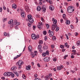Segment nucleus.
I'll use <instances>...</instances> for the list:
<instances>
[{"label": "nucleus", "instance_id": "33", "mask_svg": "<svg viewBox=\"0 0 80 80\" xmlns=\"http://www.w3.org/2000/svg\"><path fill=\"white\" fill-rule=\"evenodd\" d=\"M52 40H56V37L55 36H54L52 37Z\"/></svg>", "mask_w": 80, "mask_h": 80}, {"label": "nucleus", "instance_id": "17", "mask_svg": "<svg viewBox=\"0 0 80 80\" xmlns=\"http://www.w3.org/2000/svg\"><path fill=\"white\" fill-rule=\"evenodd\" d=\"M54 34V33L53 32V31H52L50 33V37H52V36H53V34Z\"/></svg>", "mask_w": 80, "mask_h": 80}, {"label": "nucleus", "instance_id": "60", "mask_svg": "<svg viewBox=\"0 0 80 80\" xmlns=\"http://www.w3.org/2000/svg\"><path fill=\"white\" fill-rule=\"evenodd\" d=\"M60 22H61V23H63V20L62 19H60Z\"/></svg>", "mask_w": 80, "mask_h": 80}, {"label": "nucleus", "instance_id": "44", "mask_svg": "<svg viewBox=\"0 0 80 80\" xmlns=\"http://www.w3.org/2000/svg\"><path fill=\"white\" fill-rule=\"evenodd\" d=\"M65 35L67 39V40H68L69 38H68V35L67 34H65Z\"/></svg>", "mask_w": 80, "mask_h": 80}, {"label": "nucleus", "instance_id": "62", "mask_svg": "<svg viewBox=\"0 0 80 80\" xmlns=\"http://www.w3.org/2000/svg\"><path fill=\"white\" fill-rule=\"evenodd\" d=\"M68 35L69 36H71V35H72V34L70 33H68Z\"/></svg>", "mask_w": 80, "mask_h": 80}, {"label": "nucleus", "instance_id": "20", "mask_svg": "<svg viewBox=\"0 0 80 80\" xmlns=\"http://www.w3.org/2000/svg\"><path fill=\"white\" fill-rule=\"evenodd\" d=\"M28 49L30 52L32 51V46H29L28 48Z\"/></svg>", "mask_w": 80, "mask_h": 80}, {"label": "nucleus", "instance_id": "53", "mask_svg": "<svg viewBox=\"0 0 80 80\" xmlns=\"http://www.w3.org/2000/svg\"><path fill=\"white\" fill-rule=\"evenodd\" d=\"M41 20L43 22H44V19H43V18H41Z\"/></svg>", "mask_w": 80, "mask_h": 80}, {"label": "nucleus", "instance_id": "8", "mask_svg": "<svg viewBox=\"0 0 80 80\" xmlns=\"http://www.w3.org/2000/svg\"><path fill=\"white\" fill-rule=\"evenodd\" d=\"M21 15L22 17L24 18L25 17V13L23 10L21 11Z\"/></svg>", "mask_w": 80, "mask_h": 80}, {"label": "nucleus", "instance_id": "38", "mask_svg": "<svg viewBox=\"0 0 80 80\" xmlns=\"http://www.w3.org/2000/svg\"><path fill=\"white\" fill-rule=\"evenodd\" d=\"M74 35L76 36H78V33L77 32H76L74 33Z\"/></svg>", "mask_w": 80, "mask_h": 80}, {"label": "nucleus", "instance_id": "14", "mask_svg": "<svg viewBox=\"0 0 80 80\" xmlns=\"http://www.w3.org/2000/svg\"><path fill=\"white\" fill-rule=\"evenodd\" d=\"M30 67L31 66L30 65H28L26 67V69L27 70H30Z\"/></svg>", "mask_w": 80, "mask_h": 80}, {"label": "nucleus", "instance_id": "3", "mask_svg": "<svg viewBox=\"0 0 80 80\" xmlns=\"http://www.w3.org/2000/svg\"><path fill=\"white\" fill-rule=\"evenodd\" d=\"M31 37L33 40H37V38H39V35H38L36 36L35 34H32L31 35Z\"/></svg>", "mask_w": 80, "mask_h": 80}, {"label": "nucleus", "instance_id": "12", "mask_svg": "<svg viewBox=\"0 0 80 80\" xmlns=\"http://www.w3.org/2000/svg\"><path fill=\"white\" fill-rule=\"evenodd\" d=\"M56 28V25L55 24H53L52 27V30H55V29Z\"/></svg>", "mask_w": 80, "mask_h": 80}, {"label": "nucleus", "instance_id": "64", "mask_svg": "<svg viewBox=\"0 0 80 80\" xmlns=\"http://www.w3.org/2000/svg\"><path fill=\"white\" fill-rule=\"evenodd\" d=\"M1 78L2 80H5V77H2Z\"/></svg>", "mask_w": 80, "mask_h": 80}, {"label": "nucleus", "instance_id": "29", "mask_svg": "<svg viewBox=\"0 0 80 80\" xmlns=\"http://www.w3.org/2000/svg\"><path fill=\"white\" fill-rule=\"evenodd\" d=\"M38 49H41V48H42V45H39L38 46Z\"/></svg>", "mask_w": 80, "mask_h": 80}, {"label": "nucleus", "instance_id": "4", "mask_svg": "<svg viewBox=\"0 0 80 80\" xmlns=\"http://www.w3.org/2000/svg\"><path fill=\"white\" fill-rule=\"evenodd\" d=\"M8 24H11L10 25V27L12 28L14 26V23H13V20H11L8 22Z\"/></svg>", "mask_w": 80, "mask_h": 80}, {"label": "nucleus", "instance_id": "59", "mask_svg": "<svg viewBox=\"0 0 80 80\" xmlns=\"http://www.w3.org/2000/svg\"><path fill=\"white\" fill-rule=\"evenodd\" d=\"M3 9L4 10H6V8L5 6H3Z\"/></svg>", "mask_w": 80, "mask_h": 80}, {"label": "nucleus", "instance_id": "26", "mask_svg": "<svg viewBox=\"0 0 80 80\" xmlns=\"http://www.w3.org/2000/svg\"><path fill=\"white\" fill-rule=\"evenodd\" d=\"M31 55H32V58H34L35 57V54L33 53L32 52L31 53Z\"/></svg>", "mask_w": 80, "mask_h": 80}, {"label": "nucleus", "instance_id": "15", "mask_svg": "<svg viewBox=\"0 0 80 80\" xmlns=\"http://www.w3.org/2000/svg\"><path fill=\"white\" fill-rule=\"evenodd\" d=\"M17 5L15 4H13L12 5V8H14V9H16L17 8Z\"/></svg>", "mask_w": 80, "mask_h": 80}, {"label": "nucleus", "instance_id": "6", "mask_svg": "<svg viewBox=\"0 0 80 80\" xmlns=\"http://www.w3.org/2000/svg\"><path fill=\"white\" fill-rule=\"evenodd\" d=\"M24 8L25 9L27 12H30V9H29L28 6L27 4H24Z\"/></svg>", "mask_w": 80, "mask_h": 80}, {"label": "nucleus", "instance_id": "10", "mask_svg": "<svg viewBox=\"0 0 80 80\" xmlns=\"http://www.w3.org/2000/svg\"><path fill=\"white\" fill-rule=\"evenodd\" d=\"M41 22H39L38 23V27L39 28V29H40L42 28V26L43 24Z\"/></svg>", "mask_w": 80, "mask_h": 80}, {"label": "nucleus", "instance_id": "1", "mask_svg": "<svg viewBox=\"0 0 80 80\" xmlns=\"http://www.w3.org/2000/svg\"><path fill=\"white\" fill-rule=\"evenodd\" d=\"M75 11V8L72 6H70L67 8V12L69 13H72Z\"/></svg>", "mask_w": 80, "mask_h": 80}, {"label": "nucleus", "instance_id": "61", "mask_svg": "<svg viewBox=\"0 0 80 80\" xmlns=\"http://www.w3.org/2000/svg\"><path fill=\"white\" fill-rule=\"evenodd\" d=\"M46 78H50V77H49L48 76H46Z\"/></svg>", "mask_w": 80, "mask_h": 80}, {"label": "nucleus", "instance_id": "16", "mask_svg": "<svg viewBox=\"0 0 80 80\" xmlns=\"http://www.w3.org/2000/svg\"><path fill=\"white\" fill-rule=\"evenodd\" d=\"M14 25H20V22H14Z\"/></svg>", "mask_w": 80, "mask_h": 80}, {"label": "nucleus", "instance_id": "23", "mask_svg": "<svg viewBox=\"0 0 80 80\" xmlns=\"http://www.w3.org/2000/svg\"><path fill=\"white\" fill-rule=\"evenodd\" d=\"M66 23L67 25H69L70 23V22L69 20H67L66 22Z\"/></svg>", "mask_w": 80, "mask_h": 80}, {"label": "nucleus", "instance_id": "46", "mask_svg": "<svg viewBox=\"0 0 80 80\" xmlns=\"http://www.w3.org/2000/svg\"><path fill=\"white\" fill-rule=\"evenodd\" d=\"M47 48H48V47L47 46H45L43 47V48H44L45 50L47 49Z\"/></svg>", "mask_w": 80, "mask_h": 80}, {"label": "nucleus", "instance_id": "58", "mask_svg": "<svg viewBox=\"0 0 80 80\" xmlns=\"http://www.w3.org/2000/svg\"><path fill=\"white\" fill-rule=\"evenodd\" d=\"M72 52L73 53H75V52H76V51L75 50H72Z\"/></svg>", "mask_w": 80, "mask_h": 80}, {"label": "nucleus", "instance_id": "36", "mask_svg": "<svg viewBox=\"0 0 80 80\" xmlns=\"http://www.w3.org/2000/svg\"><path fill=\"white\" fill-rule=\"evenodd\" d=\"M43 34L44 35H47V32L46 31H44L43 32Z\"/></svg>", "mask_w": 80, "mask_h": 80}, {"label": "nucleus", "instance_id": "47", "mask_svg": "<svg viewBox=\"0 0 80 80\" xmlns=\"http://www.w3.org/2000/svg\"><path fill=\"white\" fill-rule=\"evenodd\" d=\"M35 28H36V26H33V28L34 30H35Z\"/></svg>", "mask_w": 80, "mask_h": 80}, {"label": "nucleus", "instance_id": "40", "mask_svg": "<svg viewBox=\"0 0 80 80\" xmlns=\"http://www.w3.org/2000/svg\"><path fill=\"white\" fill-rule=\"evenodd\" d=\"M51 47L52 48H54L55 47V45H51Z\"/></svg>", "mask_w": 80, "mask_h": 80}, {"label": "nucleus", "instance_id": "37", "mask_svg": "<svg viewBox=\"0 0 80 80\" xmlns=\"http://www.w3.org/2000/svg\"><path fill=\"white\" fill-rule=\"evenodd\" d=\"M22 78H23L24 79H25V78H26V77L25 76V75L23 74L22 75Z\"/></svg>", "mask_w": 80, "mask_h": 80}, {"label": "nucleus", "instance_id": "11", "mask_svg": "<svg viewBox=\"0 0 80 80\" xmlns=\"http://www.w3.org/2000/svg\"><path fill=\"white\" fill-rule=\"evenodd\" d=\"M50 60V59L49 58L47 57H45L44 58V61L45 62H48Z\"/></svg>", "mask_w": 80, "mask_h": 80}, {"label": "nucleus", "instance_id": "63", "mask_svg": "<svg viewBox=\"0 0 80 80\" xmlns=\"http://www.w3.org/2000/svg\"><path fill=\"white\" fill-rule=\"evenodd\" d=\"M7 37H10V34L9 33H8V34H7Z\"/></svg>", "mask_w": 80, "mask_h": 80}, {"label": "nucleus", "instance_id": "25", "mask_svg": "<svg viewBox=\"0 0 80 80\" xmlns=\"http://www.w3.org/2000/svg\"><path fill=\"white\" fill-rule=\"evenodd\" d=\"M57 21L56 19H55L53 21V24H57Z\"/></svg>", "mask_w": 80, "mask_h": 80}, {"label": "nucleus", "instance_id": "28", "mask_svg": "<svg viewBox=\"0 0 80 80\" xmlns=\"http://www.w3.org/2000/svg\"><path fill=\"white\" fill-rule=\"evenodd\" d=\"M65 46L66 47H67V48H69V46H68V43L67 42L65 43Z\"/></svg>", "mask_w": 80, "mask_h": 80}, {"label": "nucleus", "instance_id": "51", "mask_svg": "<svg viewBox=\"0 0 80 80\" xmlns=\"http://www.w3.org/2000/svg\"><path fill=\"white\" fill-rule=\"evenodd\" d=\"M11 76H12V78H13V77H14V74L13 73H12L11 74Z\"/></svg>", "mask_w": 80, "mask_h": 80}, {"label": "nucleus", "instance_id": "57", "mask_svg": "<svg viewBox=\"0 0 80 80\" xmlns=\"http://www.w3.org/2000/svg\"><path fill=\"white\" fill-rule=\"evenodd\" d=\"M2 8H0V12H2Z\"/></svg>", "mask_w": 80, "mask_h": 80}, {"label": "nucleus", "instance_id": "27", "mask_svg": "<svg viewBox=\"0 0 80 80\" xmlns=\"http://www.w3.org/2000/svg\"><path fill=\"white\" fill-rule=\"evenodd\" d=\"M62 18H64V19H65L66 18V15H65V14H64L63 15Z\"/></svg>", "mask_w": 80, "mask_h": 80}, {"label": "nucleus", "instance_id": "41", "mask_svg": "<svg viewBox=\"0 0 80 80\" xmlns=\"http://www.w3.org/2000/svg\"><path fill=\"white\" fill-rule=\"evenodd\" d=\"M14 73L15 74V75H17V77H18L19 75H18V72H14Z\"/></svg>", "mask_w": 80, "mask_h": 80}, {"label": "nucleus", "instance_id": "34", "mask_svg": "<svg viewBox=\"0 0 80 80\" xmlns=\"http://www.w3.org/2000/svg\"><path fill=\"white\" fill-rule=\"evenodd\" d=\"M58 30H59V27H57L56 29V32H58Z\"/></svg>", "mask_w": 80, "mask_h": 80}, {"label": "nucleus", "instance_id": "24", "mask_svg": "<svg viewBox=\"0 0 80 80\" xmlns=\"http://www.w3.org/2000/svg\"><path fill=\"white\" fill-rule=\"evenodd\" d=\"M7 18H3L2 19L3 22L4 23L5 22H6V21H7Z\"/></svg>", "mask_w": 80, "mask_h": 80}, {"label": "nucleus", "instance_id": "55", "mask_svg": "<svg viewBox=\"0 0 80 80\" xmlns=\"http://www.w3.org/2000/svg\"><path fill=\"white\" fill-rule=\"evenodd\" d=\"M37 66L38 67H40V65L39 63L37 64Z\"/></svg>", "mask_w": 80, "mask_h": 80}, {"label": "nucleus", "instance_id": "30", "mask_svg": "<svg viewBox=\"0 0 80 80\" xmlns=\"http://www.w3.org/2000/svg\"><path fill=\"white\" fill-rule=\"evenodd\" d=\"M34 55H35V56H37V55L38 54V52L37 51H34Z\"/></svg>", "mask_w": 80, "mask_h": 80}, {"label": "nucleus", "instance_id": "22", "mask_svg": "<svg viewBox=\"0 0 80 80\" xmlns=\"http://www.w3.org/2000/svg\"><path fill=\"white\" fill-rule=\"evenodd\" d=\"M12 70H14L17 69V67L16 66H13L11 68Z\"/></svg>", "mask_w": 80, "mask_h": 80}, {"label": "nucleus", "instance_id": "52", "mask_svg": "<svg viewBox=\"0 0 80 80\" xmlns=\"http://www.w3.org/2000/svg\"><path fill=\"white\" fill-rule=\"evenodd\" d=\"M4 36H7V33L6 32L4 33Z\"/></svg>", "mask_w": 80, "mask_h": 80}, {"label": "nucleus", "instance_id": "49", "mask_svg": "<svg viewBox=\"0 0 80 80\" xmlns=\"http://www.w3.org/2000/svg\"><path fill=\"white\" fill-rule=\"evenodd\" d=\"M34 80H42L41 79H40L39 78H35Z\"/></svg>", "mask_w": 80, "mask_h": 80}, {"label": "nucleus", "instance_id": "39", "mask_svg": "<svg viewBox=\"0 0 80 80\" xmlns=\"http://www.w3.org/2000/svg\"><path fill=\"white\" fill-rule=\"evenodd\" d=\"M60 48H64V45H61L60 46Z\"/></svg>", "mask_w": 80, "mask_h": 80}, {"label": "nucleus", "instance_id": "2", "mask_svg": "<svg viewBox=\"0 0 80 80\" xmlns=\"http://www.w3.org/2000/svg\"><path fill=\"white\" fill-rule=\"evenodd\" d=\"M28 19H27V21H29L30 23H33V19L32 18V15H29L28 16Z\"/></svg>", "mask_w": 80, "mask_h": 80}, {"label": "nucleus", "instance_id": "32", "mask_svg": "<svg viewBox=\"0 0 80 80\" xmlns=\"http://www.w3.org/2000/svg\"><path fill=\"white\" fill-rule=\"evenodd\" d=\"M76 23H77L78 22V18L76 17Z\"/></svg>", "mask_w": 80, "mask_h": 80}, {"label": "nucleus", "instance_id": "31", "mask_svg": "<svg viewBox=\"0 0 80 80\" xmlns=\"http://www.w3.org/2000/svg\"><path fill=\"white\" fill-rule=\"evenodd\" d=\"M46 25L47 27V28H49V27H50V25H49V24H46Z\"/></svg>", "mask_w": 80, "mask_h": 80}, {"label": "nucleus", "instance_id": "45", "mask_svg": "<svg viewBox=\"0 0 80 80\" xmlns=\"http://www.w3.org/2000/svg\"><path fill=\"white\" fill-rule=\"evenodd\" d=\"M28 27H30L31 26V23H28Z\"/></svg>", "mask_w": 80, "mask_h": 80}, {"label": "nucleus", "instance_id": "56", "mask_svg": "<svg viewBox=\"0 0 80 80\" xmlns=\"http://www.w3.org/2000/svg\"><path fill=\"white\" fill-rule=\"evenodd\" d=\"M37 77H38V75H37V74H35L34 75V77H35V78H37Z\"/></svg>", "mask_w": 80, "mask_h": 80}, {"label": "nucleus", "instance_id": "43", "mask_svg": "<svg viewBox=\"0 0 80 80\" xmlns=\"http://www.w3.org/2000/svg\"><path fill=\"white\" fill-rule=\"evenodd\" d=\"M45 53L46 55H48V54H49V52H48V51H47Z\"/></svg>", "mask_w": 80, "mask_h": 80}, {"label": "nucleus", "instance_id": "50", "mask_svg": "<svg viewBox=\"0 0 80 80\" xmlns=\"http://www.w3.org/2000/svg\"><path fill=\"white\" fill-rule=\"evenodd\" d=\"M44 39H45V41H46V40H47V36H45L44 38Z\"/></svg>", "mask_w": 80, "mask_h": 80}, {"label": "nucleus", "instance_id": "42", "mask_svg": "<svg viewBox=\"0 0 80 80\" xmlns=\"http://www.w3.org/2000/svg\"><path fill=\"white\" fill-rule=\"evenodd\" d=\"M43 44V41L42 40H41L39 42V44H41L42 45V44Z\"/></svg>", "mask_w": 80, "mask_h": 80}, {"label": "nucleus", "instance_id": "7", "mask_svg": "<svg viewBox=\"0 0 80 80\" xmlns=\"http://www.w3.org/2000/svg\"><path fill=\"white\" fill-rule=\"evenodd\" d=\"M12 72H6L4 73V75L6 77H9V76H10V75H12Z\"/></svg>", "mask_w": 80, "mask_h": 80}, {"label": "nucleus", "instance_id": "19", "mask_svg": "<svg viewBox=\"0 0 80 80\" xmlns=\"http://www.w3.org/2000/svg\"><path fill=\"white\" fill-rule=\"evenodd\" d=\"M42 12L43 13H45V12H46V8H45L44 7H42Z\"/></svg>", "mask_w": 80, "mask_h": 80}, {"label": "nucleus", "instance_id": "9", "mask_svg": "<svg viewBox=\"0 0 80 80\" xmlns=\"http://www.w3.org/2000/svg\"><path fill=\"white\" fill-rule=\"evenodd\" d=\"M63 68V66L62 65H61L57 67V70H61L62 69V68Z\"/></svg>", "mask_w": 80, "mask_h": 80}, {"label": "nucleus", "instance_id": "18", "mask_svg": "<svg viewBox=\"0 0 80 80\" xmlns=\"http://www.w3.org/2000/svg\"><path fill=\"white\" fill-rule=\"evenodd\" d=\"M76 45L77 46H79L80 45V41H78L76 42Z\"/></svg>", "mask_w": 80, "mask_h": 80}, {"label": "nucleus", "instance_id": "48", "mask_svg": "<svg viewBox=\"0 0 80 80\" xmlns=\"http://www.w3.org/2000/svg\"><path fill=\"white\" fill-rule=\"evenodd\" d=\"M53 61H54V62H56V61H57V58H53Z\"/></svg>", "mask_w": 80, "mask_h": 80}, {"label": "nucleus", "instance_id": "21", "mask_svg": "<svg viewBox=\"0 0 80 80\" xmlns=\"http://www.w3.org/2000/svg\"><path fill=\"white\" fill-rule=\"evenodd\" d=\"M40 10H41V8L40 7V6H38L37 7V10L38 11H40Z\"/></svg>", "mask_w": 80, "mask_h": 80}, {"label": "nucleus", "instance_id": "13", "mask_svg": "<svg viewBox=\"0 0 80 80\" xmlns=\"http://www.w3.org/2000/svg\"><path fill=\"white\" fill-rule=\"evenodd\" d=\"M49 9L50 10H54V7H53V6L52 5H51L50 6Z\"/></svg>", "mask_w": 80, "mask_h": 80}, {"label": "nucleus", "instance_id": "5", "mask_svg": "<svg viewBox=\"0 0 80 80\" xmlns=\"http://www.w3.org/2000/svg\"><path fill=\"white\" fill-rule=\"evenodd\" d=\"M23 61H22L21 60H19L18 62V63H17V64L18 65L19 68H20L21 67V65H23Z\"/></svg>", "mask_w": 80, "mask_h": 80}, {"label": "nucleus", "instance_id": "54", "mask_svg": "<svg viewBox=\"0 0 80 80\" xmlns=\"http://www.w3.org/2000/svg\"><path fill=\"white\" fill-rule=\"evenodd\" d=\"M49 77H52V74L49 73Z\"/></svg>", "mask_w": 80, "mask_h": 80}, {"label": "nucleus", "instance_id": "35", "mask_svg": "<svg viewBox=\"0 0 80 80\" xmlns=\"http://www.w3.org/2000/svg\"><path fill=\"white\" fill-rule=\"evenodd\" d=\"M42 55L43 56V57H45V56H46V54L45 53V52H43L42 54Z\"/></svg>", "mask_w": 80, "mask_h": 80}]
</instances>
